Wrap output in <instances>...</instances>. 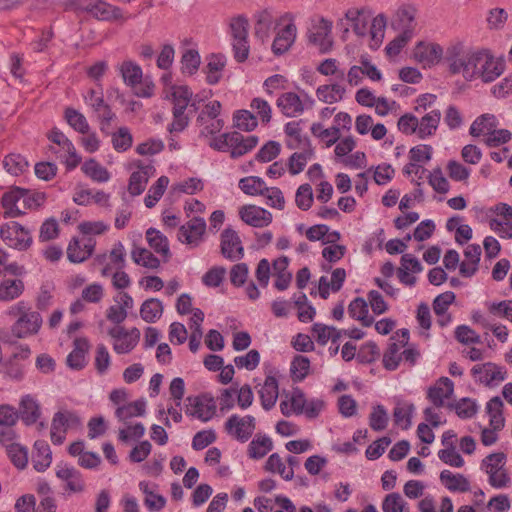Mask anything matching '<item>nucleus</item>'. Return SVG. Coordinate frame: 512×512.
Segmentation results:
<instances>
[{"instance_id":"f257e3e1","label":"nucleus","mask_w":512,"mask_h":512,"mask_svg":"<svg viewBox=\"0 0 512 512\" xmlns=\"http://www.w3.org/2000/svg\"><path fill=\"white\" fill-rule=\"evenodd\" d=\"M9 314L18 317L11 329L12 334L17 338H25L37 334L42 325L40 313L30 311L22 301L11 307Z\"/></svg>"},{"instance_id":"f03ea898","label":"nucleus","mask_w":512,"mask_h":512,"mask_svg":"<svg viewBox=\"0 0 512 512\" xmlns=\"http://www.w3.org/2000/svg\"><path fill=\"white\" fill-rule=\"evenodd\" d=\"M483 58L481 52H466L455 53L447 59L451 73H461L466 80H472L480 75Z\"/></svg>"},{"instance_id":"7ed1b4c3","label":"nucleus","mask_w":512,"mask_h":512,"mask_svg":"<svg viewBox=\"0 0 512 512\" xmlns=\"http://www.w3.org/2000/svg\"><path fill=\"white\" fill-rule=\"evenodd\" d=\"M248 28V19L243 15L234 17L230 21L234 57L240 63L244 62L249 56Z\"/></svg>"},{"instance_id":"20e7f679","label":"nucleus","mask_w":512,"mask_h":512,"mask_svg":"<svg viewBox=\"0 0 512 512\" xmlns=\"http://www.w3.org/2000/svg\"><path fill=\"white\" fill-rule=\"evenodd\" d=\"M256 428L255 418L251 415L240 417L231 415L225 422L226 432L234 439L244 443L248 441Z\"/></svg>"},{"instance_id":"39448f33","label":"nucleus","mask_w":512,"mask_h":512,"mask_svg":"<svg viewBox=\"0 0 512 512\" xmlns=\"http://www.w3.org/2000/svg\"><path fill=\"white\" fill-rule=\"evenodd\" d=\"M114 339L113 349L118 354H126L134 349L140 339V330L136 327L126 330L122 326H115L108 331Z\"/></svg>"},{"instance_id":"423d86ee","label":"nucleus","mask_w":512,"mask_h":512,"mask_svg":"<svg viewBox=\"0 0 512 512\" xmlns=\"http://www.w3.org/2000/svg\"><path fill=\"white\" fill-rule=\"evenodd\" d=\"M0 236L7 245L20 250L27 248L31 243L29 231L15 221L2 225Z\"/></svg>"},{"instance_id":"0eeeda50","label":"nucleus","mask_w":512,"mask_h":512,"mask_svg":"<svg viewBox=\"0 0 512 512\" xmlns=\"http://www.w3.org/2000/svg\"><path fill=\"white\" fill-rule=\"evenodd\" d=\"M221 253L231 261L239 260L244 256L241 239L232 228H226L221 233Z\"/></svg>"},{"instance_id":"6e6552de","label":"nucleus","mask_w":512,"mask_h":512,"mask_svg":"<svg viewBox=\"0 0 512 512\" xmlns=\"http://www.w3.org/2000/svg\"><path fill=\"white\" fill-rule=\"evenodd\" d=\"M187 402L186 413L202 421L210 420L215 413L216 406L213 398L206 396L188 397Z\"/></svg>"},{"instance_id":"1a4fd4ad","label":"nucleus","mask_w":512,"mask_h":512,"mask_svg":"<svg viewBox=\"0 0 512 512\" xmlns=\"http://www.w3.org/2000/svg\"><path fill=\"white\" fill-rule=\"evenodd\" d=\"M94 248L95 240L91 237L73 238L67 247V258L72 263H81L92 255Z\"/></svg>"},{"instance_id":"9d476101","label":"nucleus","mask_w":512,"mask_h":512,"mask_svg":"<svg viewBox=\"0 0 512 512\" xmlns=\"http://www.w3.org/2000/svg\"><path fill=\"white\" fill-rule=\"evenodd\" d=\"M239 216L247 225L256 228L268 226L272 222V214L268 210L254 205L242 206Z\"/></svg>"},{"instance_id":"9b49d317","label":"nucleus","mask_w":512,"mask_h":512,"mask_svg":"<svg viewBox=\"0 0 512 512\" xmlns=\"http://www.w3.org/2000/svg\"><path fill=\"white\" fill-rule=\"evenodd\" d=\"M471 372L477 381L487 386L492 385L494 382H501L506 377V372L503 371L501 367L491 362L475 365Z\"/></svg>"},{"instance_id":"f8f14e48","label":"nucleus","mask_w":512,"mask_h":512,"mask_svg":"<svg viewBox=\"0 0 512 512\" xmlns=\"http://www.w3.org/2000/svg\"><path fill=\"white\" fill-rule=\"evenodd\" d=\"M206 229V223L203 218L194 217L186 224L182 225L178 232V239L190 245H198Z\"/></svg>"},{"instance_id":"ddd939ff","label":"nucleus","mask_w":512,"mask_h":512,"mask_svg":"<svg viewBox=\"0 0 512 512\" xmlns=\"http://www.w3.org/2000/svg\"><path fill=\"white\" fill-rule=\"evenodd\" d=\"M416 9L412 6H403L398 9L391 21V27L400 33L413 35L415 28Z\"/></svg>"},{"instance_id":"4468645a","label":"nucleus","mask_w":512,"mask_h":512,"mask_svg":"<svg viewBox=\"0 0 512 512\" xmlns=\"http://www.w3.org/2000/svg\"><path fill=\"white\" fill-rule=\"evenodd\" d=\"M229 148L231 149V157L237 158L245 155L258 144L257 136H244L239 132H231L228 136Z\"/></svg>"},{"instance_id":"2eb2a0df","label":"nucleus","mask_w":512,"mask_h":512,"mask_svg":"<svg viewBox=\"0 0 512 512\" xmlns=\"http://www.w3.org/2000/svg\"><path fill=\"white\" fill-rule=\"evenodd\" d=\"M314 29L315 31H311L308 35L309 42L319 46L323 53L329 51L332 47V40L330 38L332 22L321 18Z\"/></svg>"},{"instance_id":"dca6fc26","label":"nucleus","mask_w":512,"mask_h":512,"mask_svg":"<svg viewBox=\"0 0 512 512\" xmlns=\"http://www.w3.org/2000/svg\"><path fill=\"white\" fill-rule=\"evenodd\" d=\"M443 50L438 44H425L420 42L414 49V58L424 67L437 64L442 57Z\"/></svg>"},{"instance_id":"f3484780","label":"nucleus","mask_w":512,"mask_h":512,"mask_svg":"<svg viewBox=\"0 0 512 512\" xmlns=\"http://www.w3.org/2000/svg\"><path fill=\"white\" fill-rule=\"evenodd\" d=\"M454 391L453 382L447 378L442 377L434 386L428 389L427 397L435 407H443L445 400L449 399Z\"/></svg>"},{"instance_id":"a211bd4d","label":"nucleus","mask_w":512,"mask_h":512,"mask_svg":"<svg viewBox=\"0 0 512 512\" xmlns=\"http://www.w3.org/2000/svg\"><path fill=\"white\" fill-rule=\"evenodd\" d=\"M91 15L97 20L108 22H125L130 18V15H125L121 8L103 0L98 1Z\"/></svg>"},{"instance_id":"6ab92c4d","label":"nucleus","mask_w":512,"mask_h":512,"mask_svg":"<svg viewBox=\"0 0 512 512\" xmlns=\"http://www.w3.org/2000/svg\"><path fill=\"white\" fill-rule=\"evenodd\" d=\"M56 476L67 483V489L70 492L79 493L85 488V483L81 473L74 467L58 465L56 469Z\"/></svg>"},{"instance_id":"aec40b11","label":"nucleus","mask_w":512,"mask_h":512,"mask_svg":"<svg viewBox=\"0 0 512 512\" xmlns=\"http://www.w3.org/2000/svg\"><path fill=\"white\" fill-rule=\"evenodd\" d=\"M22 196V188L14 187L11 190L5 192L2 196L1 203L4 208L5 218L19 217L25 212L20 207V201Z\"/></svg>"},{"instance_id":"412c9836","label":"nucleus","mask_w":512,"mask_h":512,"mask_svg":"<svg viewBox=\"0 0 512 512\" xmlns=\"http://www.w3.org/2000/svg\"><path fill=\"white\" fill-rule=\"evenodd\" d=\"M138 170L133 172L129 179L128 191L132 196L140 195L146 188L148 180L153 175L152 165L139 164Z\"/></svg>"},{"instance_id":"4be33fe9","label":"nucleus","mask_w":512,"mask_h":512,"mask_svg":"<svg viewBox=\"0 0 512 512\" xmlns=\"http://www.w3.org/2000/svg\"><path fill=\"white\" fill-rule=\"evenodd\" d=\"M276 105L286 117H296L304 111L302 100L294 92L281 94L276 101Z\"/></svg>"},{"instance_id":"5701e85b","label":"nucleus","mask_w":512,"mask_h":512,"mask_svg":"<svg viewBox=\"0 0 512 512\" xmlns=\"http://www.w3.org/2000/svg\"><path fill=\"white\" fill-rule=\"evenodd\" d=\"M296 31V26L290 22L277 33L272 44V51L275 55H282L290 49L296 39Z\"/></svg>"},{"instance_id":"b1692460","label":"nucleus","mask_w":512,"mask_h":512,"mask_svg":"<svg viewBox=\"0 0 512 512\" xmlns=\"http://www.w3.org/2000/svg\"><path fill=\"white\" fill-rule=\"evenodd\" d=\"M19 418L26 424L32 425L38 421L41 415L40 405L31 395H25L21 398L19 404Z\"/></svg>"},{"instance_id":"393cba45","label":"nucleus","mask_w":512,"mask_h":512,"mask_svg":"<svg viewBox=\"0 0 512 512\" xmlns=\"http://www.w3.org/2000/svg\"><path fill=\"white\" fill-rule=\"evenodd\" d=\"M89 349V342L86 338H76L74 348L66 359L67 365L74 370H81L86 365V353Z\"/></svg>"},{"instance_id":"a878e982","label":"nucleus","mask_w":512,"mask_h":512,"mask_svg":"<svg viewBox=\"0 0 512 512\" xmlns=\"http://www.w3.org/2000/svg\"><path fill=\"white\" fill-rule=\"evenodd\" d=\"M51 462L52 453L48 443L45 440H37L32 453L33 467L38 472H43L50 466Z\"/></svg>"},{"instance_id":"bb28decb","label":"nucleus","mask_w":512,"mask_h":512,"mask_svg":"<svg viewBox=\"0 0 512 512\" xmlns=\"http://www.w3.org/2000/svg\"><path fill=\"white\" fill-rule=\"evenodd\" d=\"M278 382L274 376H267L264 384L259 390L261 405L265 410H270L274 407L278 398Z\"/></svg>"},{"instance_id":"cd10ccee","label":"nucleus","mask_w":512,"mask_h":512,"mask_svg":"<svg viewBox=\"0 0 512 512\" xmlns=\"http://www.w3.org/2000/svg\"><path fill=\"white\" fill-rule=\"evenodd\" d=\"M146 239L149 246L158 254L164 257V261H168L171 257L168 239L160 231L155 228H149L146 231Z\"/></svg>"},{"instance_id":"c85d7f7f","label":"nucleus","mask_w":512,"mask_h":512,"mask_svg":"<svg viewBox=\"0 0 512 512\" xmlns=\"http://www.w3.org/2000/svg\"><path fill=\"white\" fill-rule=\"evenodd\" d=\"M306 398L300 388H294L289 400L280 403L283 415L290 416L292 413L302 414L305 408Z\"/></svg>"},{"instance_id":"c756f323","label":"nucleus","mask_w":512,"mask_h":512,"mask_svg":"<svg viewBox=\"0 0 512 512\" xmlns=\"http://www.w3.org/2000/svg\"><path fill=\"white\" fill-rule=\"evenodd\" d=\"M441 483L452 492H467L470 490L468 479L462 474H453L450 470L440 473Z\"/></svg>"},{"instance_id":"7c9ffc66","label":"nucleus","mask_w":512,"mask_h":512,"mask_svg":"<svg viewBox=\"0 0 512 512\" xmlns=\"http://www.w3.org/2000/svg\"><path fill=\"white\" fill-rule=\"evenodd\" d=\"M504 71V63L484 54L479 77L484 82H492Z\"/></svg>"},{"instance_id":"2f4dec72","label":"nucleus","mask_w":512,"mask_h":512,"mask_svg":"<svg viewBox=\"0 0 512 512\" xmlns=\"http://www.w3.org/2000/svg\"><path fill=\"white\" fill-rule=\"evenodd\" d=\"M348 313L365 327L371 326L374 322V318L368 315V304L364 298L357 297L351 301L348 306Z\"/></svg>"},{"instance_id":"473e14b6","label":"nucleus","mask_w":512,"mask_h":512,"mask_svg":"<svg viewBox=\"0 0 512 512\" xmlns=\"http://www.w3.org/2000/svg\"><path fill=\"white\" fill-rule=\"evenodd\" d=\"M120 74L126 85L136 88L142 80L141 67L131 60L124 61L119 67Z\"/></svg>"},{"instance_id":"72a5a7b5","label":"nucleus","mask_w":512,"mask_h":512,"mask_svg":"<svg viewBox=\"0 0 512 512\" xmlns=\"http://www.w3.org/2000/svg\"><path fill=\"white\" fill-rule=\"evenodd\" d=\"M486 412L489 415V425L494 429H502L505 424L503 417V401L499 396L491 398L486 405Z\"/></svg>"},{"instance_id":"f704fd0d","label":"nucleus","mask_w":512,"mask_h":512,"mask_svg":"<svg viewBox=\"0 0 512 512\" xmlns=\"http://www.w3.org/2000/svg\"><path fill=\"white\" fill-rule=\"evenodd\" d=\"M273 449V442L266 435H256L248 446V456L251 459H261Z\"/></svg>"},{"instance_id":"c9c22d12","label":"nucleus","mask_w":512,"mask_h":512,"mask_svg":"<svg viewBox=\"0 0 512 512\" xmlns=\"http://www.w3.org/2000/svg\"><path fill=\"white\" fill-rule=\"evenodd\" d=\"M145 411L146 402L140 399L126 405L119 406L115 411V415L119 421L127 423V421L133 417L143 416Z\"/></svg>"},{"instance_id":"e433bc0d","label":"nucleus","mask_w":512,"mask_h":512,"mask_svg":"<svg viewBox=\"0 0 512 512\" xmlns=\"http://www.w3.org/2000/svg\"><path fill=\"white\" fill-rule=\"evenodd\" d=\"M496 117L491 114H483L476 118L470 127V134L474 137L487 135V137L497 128Z\"/></svg>"},{"instance_id":"4c0bfd02","label":"nucleus","mask_w":512,"mask_h":512,"mask_svg":"<svg viewBox=\"0 0 512 512\" xmlns=\"http://www.w3.org/2000/svg\"><path fill=\"white\" fill-rule=\"evenodd\" d=\"M440 120V110H432L425 114L419 120V138L425 139L426 137L433 135L438 128Z\"/></svg>"},{"instance_id":"58836bf2","label":"nucleus","mask_w":512,"mask_h":512,"mask_svg":"<svg viewBox=\"0 0 512 512\" xmlns=\"http://www.w3.org/2000/svg\"><path fill=\"white\" fill-rule=\"evenodd\" d=\"M224 67L225 59L223 56L212 54L208 58V63L204 69V72L207 75L206 80L210 85H214L219 82Z\"/></svg>"},{"instance_id":"ea45409f","label":"nucleus","mask_w":512,"mask_h":512,"mask_svg":"<svg viewBox=\"0 0 512 512\" xmlns=\"http://www.w3.org/2000/svg\"><path fill=\"white\" fill-rule=\"evenodd\" d=\"M171 96L173 102L172 112L185 113L193 93L188 86H175L173 87Z\"/></svg>"},{"instance_id":"a19ab883","label":"nucleus","mask_w":512,"mask_h":512,"mask_svg":"<svg viewBox=\"0 0 512 512\" xmlns=\"http://www.w3.org/2000/svg\"><path fill=\"white\" fill-rule=\"evenodd\" d=\"M163 313V304L157 298L144 301L140 308V316L147 323H154Z\"/></svg>"},{"instance_id":"79ce46f5","label":"nucleus","mask_w":512,"mask_h":512,"mask_svg":"<svg viewBox=\"0 0 512 512\" xmlns=\"http://www.w3.org/2000/svg\"><path fill=\"white\" fill-rule=\"evenodd\" d=\"M24 291V283L20 279H5L0 283V300L11 301L18 298Z\"/></svg>"},{"instance_id":"37998d69","label":"nucleus","mask_w":512,"mask_h":512,"mask_svg":"<svg viewBox=\"0 0 512 512\" xmlns=\"http://www.w3.org/2000/svg\"><path fill=\"white\" fill-rule=\"evenodd\" d=\"M414 410L415 407L412 403L398 402L393 411L395 424L401 426L403 429L410 428Z\"/></svg>"},{"instance_id":"c03bdc74","label":"nucleus","mask_w":512,"mask_h":512,"mask_svg":"<svg viewBox=\"0 0 512 512\" xmlns=\"http://www.w3.org/2000/svg\"><path fill=\"white\" fill-rule=\"evenodd\" d=\"M255 23V36L265 41L270 34V30L274 23L273 14L269 10H263L257 14Z\"/></svg>"},{"instance_id":"a18cd8bd","label":"nucleus","mask_w":512,"mask_h":512,"mask_svg":"<svg viewBox=\"0 0 512 512\" xmlns=\"http://www.w3.org/2000/svg\"><path fill=\"white\" fill-rule=\"evenodd\" d=\"M264 468L268 472L280 474L286 481L292 480L294 477V470L292 468L287 469L277 453H273L269 456Z\"/></svg>"},{"instance_id":"49530a36","label":"nucleus","mask_w":512,"mask_h":512,"mask_svg":"<svg viewBox=\"0 0 512 512\" xmlns=\"http://www.w3.org/2000/svg\"><path fill=\"white\" fill-rule=\"evenodd\" d=\"M239 188L247 195H265L267 190L264 180L257 176H249L240 179Z\"/></svg>"},{"instance_id":"de8ad7c7","label":"nucleus","mask_w":512,"mask_h":512,"mask_svg":"<svg viewBox=\"0 0 512 512\" xmlns=\"http://www.w3.org/2000/svg\"><path fill=\"white\" fill-rule=\"evenodd\" d=\"M68 426H66V421L63 416V412L59 411L54 414L52 423H51V441L55 445H60L65 440V434L68 430Z\"/></svg>"},{"instance_id":"09e8293b","label":"nucleus","mask_w":512,"mask_h":512,"mask_svg":"<svg viewBox=\"0 0 512 512\" xmlns=\"http://www.w3.org/2000/svg\"><path fill=\"white\" fill-rule=\"evenodd\" d=\"M313 155V149L308 146L303 152H295L291 155L288 162V169L290 174L296 175L302 172Z\"/></svg>"},{"instance_id":"8fccbe9b","label":"nucleus","mask_w":512,"mask_h":512,"mask_svg":"<svg viewBox=\"0 0 512 512\" xmlns=\"http://www.w3.org/2000/svg\"><path fill=\"white\" fill-rule=\"evenodd\" d=\"M133 261L146 268L157 269L160 266L159 259L152 252L145 248H135L131 252Z\"/></svg>"},{"instance_id":"3c124183","label":"nucleus","mask_w":512,"mask_h":512,"mask_svg":"<svg viewBox=\"0 0 512 512\" xmlns=\"http://www.w3.org/2000/svg\"><path fill=\"white\" fill-rule=\"evenodd\" d=\"M345 17L352 23V28L358 36H364L367 32L369 20L359 9H349Z\"/></svg>"},{"instance_id":"603ef678","label":"nucleus","mask_w":512,"mask_h":512,"mask_svg":"<svg viewBox=\"0 0 512 512\" xmlns=\"http://www.w3.org/2000/svg\"><path fill=\"white\" fill-rule=\"evenodd\" d=\"M311 132L314 136L326 140V145L329 147L335 144L340 138V129L338 126L324 128L320 123H314L311 126Z\"/></svg>"},{"instance_id":"864d4df0","label":"nucleus","mask_w":512,"mask_h":512,"mask_svg":"<svg viewBox=\"0 0 512 512\" xmlns=\"http://www.w3.org/2000/svg\"><path fill=\"white\" fill-rule=\"evenodd\" d=\"M448 408L454 409L458 417L462 419L472 418L478 410L476 402L470 398H462L456 403H449Z\"/></svg>"},{"instance_id":"5fc2aeb1","label":"nucleus","mask_w":512,"mask_h":512,"mask_svg":"<svg viewBox=\"0 0 512 512\" xmlns=\"http://www.w3.org/2000/svg\"><path fill=\"white\" fill-rule=\"evenodd\" d=\"M82 171L97 182H106L109 179V172L96 160L89 159L81 167Z\"/></svg>"},{"instance_id":"6e6d98bb","label":"nucleus","mask_w":512,"mask_h":512,"mask_svg":"<svg viewBox=\"0 0 512 512\" xmlns=\"http://www.w3.org/2000/svg\"><path fill=\"white\" fill-rule=\"evenodd\" d=\"M383 512H408L407 503L399 493L387 494L382 502Z\"/></svg>"},{"instance_id":"4d7b16f0","label":"nucleus","mask_w":512,"mask_h":512,"mask_svg":"<svg viewBox=\"0 0 512 512\" xmlns=\"http://www.w3.org/2000/svg\"><path fill=\"white\" fill-rule=\"evenodd\" d=\"M65 118L68 124L81 134H87L89 131V124L83 114L75 109L67 108L65 111Z\"/></svg>"},{"instance_id":"13d9d810","label":"nucleus","mask_w":512,"mask_h":512,"mask_svg":"<svg viewBox=\"0 0 512 512\" xmlns=\"http://www.w3.org/2000/svg\"><path fill=\"white\" fill-rule=\"evenodd\" d=\"M100 123V130L107 135L111 134L112 122L116 120V114L112 111L111 107L106 103L100 109L94 111Z\"/></svg>"},{"instance_id":"bf43d9fd","label":"nucleus","mask_w":512,"mask_h":512,"mask_svg":"<svg viewBox=\"0 0 512 512\" xmlns=\"http://www.w3.org/2000/svg\"><path fill=\"white\" fill-rule=\"evenodd\" d=\"M201 63L200 55L197 50H186L181 58L182 72L193 75L199 68Z\"/></svg>"},{"instance_id":"052dcab7","label":"nucleus","mask_w":512,"mask_h":512,"mask_svg":"<svg viewBox=\"0 0 512 512\" xmlns=\"http://www.w3.org/2000/svg\"><path fill=\"white\" fill-rule=\"evenodd\" d=\"M3 165L11 175H18L27 168L28 163L20 154L11 153L4 158Z\"/></svg>"},{"instance_id":"680f3d73","label":"nucleus","mask_w":512,"mask_h":512,"mask_svg":"<svg viewBox=\"0 0 512 512\" xmlns=\"http://www.w3.org/2000/svg\"><path fill=\"white\" fill-rule=\"evenodd\" d=\"M388 420L389 417L384 406L377 405L369 416V425L374 431H382L386 429Z\"/></svg>"},{"instance_id":"e2e57ef3","label":"nucleus","mask_w":512,"mask_h":512,"mask_svg":"<svg viewBox=\"0 0 512 512\" xmlns=\"http://www.w3.org/2000/svg\"><path fill=\"white\" fill-rule=\"evenodd\" d=\"M257 118L248 110H240L234 115V126L243 131H252L257 127Z\"/></svg>"},{"instance_id":"0e129e2a","label":"nucleus","mask_w":512,"mask_h":512,"mask_svg":"<svg viewBox=\"0 0 512 512\" xmlns=\"http://www.w3.org/2000/svg\"><path fill=\"white\" fill-rule=\"evenodd\" d=\"M22 196L20 207L24 211L26 209H35L44 203L45 195L40 192H33L22 188Z\"/></svg>"},{"instance_id":"69168bd1","label":"nucleus","mask_w":512,"mask_h":512,"mask_svg":"<svg viewBox=\"0 0 512 512\" xmlns=\"http://www.w3.org/2000/svg\"><path fill=\"white\" fill-rule=\"evenodd\" d=\"M133 138L127 127H121L112 134V144L117 151H126L132 146Z\"/></svg>"},{"instance_id":"338daca9","label":"nucleus","mask_w":512,"mask_h":512,"mask_svg":"<svg viewBox=\"0 0 512 512\" xmlns=\"http://www.w3.org/2000/svg\"><path fill=\"white\" fill-rule=\"evenodd\" d=\"M399 345L395 342L388 345L383 355V366L390 371L397 369L401 361L402 355L399 353Z\"/></svg>"},{"instance_id":"774afa93","label":"nucleus","mask_w":512,"mask_h":512,"mask_svg":"<svg viewBox=\"0 0 512 512\" xmlns=\"http://www.w3.org/2000/svg\"><path fill=\"white\" fill-rule=\"evenodd\" d=\"M310 360L306 356L297 355L291 364V373L295 380L302 381L309 373Z\"/></svg>"}]
</instances>
